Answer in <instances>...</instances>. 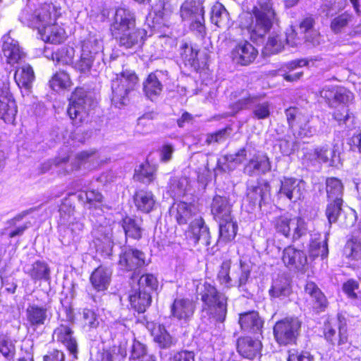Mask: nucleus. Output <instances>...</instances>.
Wrapping results in <instances>:
<instances>
[{"label":"nucleus","instance_id":"dca6fc26","mask_svg":"<svg viewBox=\"0 0 361 361\" xmlns=\"http://www.w3.org/2000/svg\"><path fill=\"white\" fill-rule=\"evenodd\" d=\"M147 264L145 254L143 252L127 247L121 248L118 262L120 269L132 271Z\"/></svg>","mask_w":361,"mask_h":361},{"label":"nucleus","instance_id":"6e6d98bb","mask_svg":"<svg viewBox=\"0 0 361 361\" xmlns=\"http://www.w3.org/2000/svg\"><path fill=\"white\" fill-rule=\"evenodd\" d=\"M154 169L148 163L142 164L135 170L134 179L143 183H149L154 179Z\"/></svg>","mask_w":361,"mask_h":361},{"label":"nucleus","instance_id":"6e6552de","mask_svg":"<svg viewBox=\"0 0 361 361\" xmlns=\"http://www.w3.org/2000/svg\"><path fill=\"white\" fill-rule=\"evenodd\" d=\"M97 158L94 151H83L75 156L74 160L71 164L68 163L69 157H56L54 159L49 160L42 165V173H46L54 167L59 169V173L68 174L75 170L79 169L82 165L94 161Z\"/></svg>","mask_w":361,"mask_h":361},{"label":"nucleus","instance_id":"052dcab7","mask_svg":"<svg viewBox=\"0 0 361 361\" xmlns=\"http://www.w3.org/2000/svg\"><path fill=\"white\" fill-rule=\"evenodd\" d=\"M70 84V77L64 71L57 72L49 80L50 87L54 91L66 88Z\"/></svg>","mask_w":361,"mask_h":361},{"label":"nucleus","instance_id":"473e14b6","mask_svg":"<svg viewBox=\"0 0 361 361\" xmlns=\"http://www.w3.org/2000/svg\"><path fill=\"white\" fill-rule=\"evenodd\" d=\"M262 343L259 339H253L249 336L241 337L237 341V350L243 357L252 360L260 353Z\"/></svg>","mask_w":361,"mask_h":361},{"label":"nucleus","instance_id":"e433bc0d","mask_svg":"<svg viewBox=\"0 0 361 361\" xmlns=\"http://www.w3.org/2000/svg\"><path fill=\"white\" fill-rule=\"evenodd\" d=\"M129 300L133 309L139 313H142L151 305L152 296L147 290L135 286L129 295Z\"/></svg>","mask_w":361,"mask_h":361},{"label":"nucleus","instance_id":"72a5a7b5","mask_svg":"<svg viewBox=\"0 0 361 361\" xmlns=\"http://www.w3.org/2000/svg\"><path fill=\"white\" fill-rule=\"evenodd\" d=\"M26 320L34 329L45 324L48 319V309L45 306L29 304L25 311Z\"/></svg>","mask_w":361,"mask_h":361},{"label":"nucleus","instance_id":"69168bd1","mask_svg":"<svg viewBox=\"0 0 361 361\" xmlns=\"http://www.w3.org/2000/svg\"><path fill=\"white\" fill-rule=\"evenodd\" d=\"M334 116L338 121L339 125L343 123L349 128L353 126L354 117L349 114V111L345 106H342L341 110H337Z\"/></svg>","mask_w":361,"mask_h":361},{"label":"nucleus","instance_id":"c03bdc74","mask_svg":"<svg viewBox=\"0 0 361 361\" xmlns=\"http://www.w3.org/2000/svg\"><path fill=\"white\" fill-rule=\"evenodd\" d=\"M269 293L271 298L283 300L288 298L291 293L289 281L282 277L274 279L269 290Z\"/></svg>","mask_w":361,"mask_h":361},{"label":"nucleus","instance_id":"79ce46f5","mask_svg":"<svg viewBox=\"0 0 361 361\" xmlns=\"http://www.w3.org/2000/svg\"><path fill=\"white\" fill-rule=\"evenodd\" d=\"M39 34L43 41L51 44H60L66 38L64 30L56 23L45 28L39 27Z\"/></svg>","mask_w":361,"mask_h":361},{"label":"nucleus","instance_id":"0eeeda50","mask_svg":"<svg viewBox=\"0 0 361 361\" xmlns=\"http://www.w3.org/2000/svg\"><path fill=\"white\" fill-rule=\"evenodd\" d=\"M326 192L328 204L326 209V216L331 225L336 222L342 210L343 185L341 180L331 177L326 180Z\"/></svg>","mask_w":361,"mask_h":361},{"label":"nucleus","instance_id":"58836bf2","mask_svg":"<svg viewBox=\"0 0 361 361\" xmlns=\"http://www.w3.org/2000/svg\"><path fill=\"white\" fill-rule=\"evenodd\" d=\"M23 271L27 274L34 281H49L50 277V269L48 264L42 261H36L32 264L25 265Z\"/></svg>","mask_w":361,"mask_h":361},{"label":"nucleus","instance_id":"13d9d810","mask_svg":"<svg viewBox=\"0 0 361 361\" xmlns=\"http://www.w3.org/2000/svg\"><path fill=\"white\" fill-rule=\"evenodd\" d=\"M75 50L71 47H62L53 53L52 58L59 63L67 65L73 63Z\"/></svg>","mask_w":361,"mask_h":361},{"label":"nucleus","instance_id":"f03ea898","mask_svg":"<svg viewBox=\"0 0 361 361\" xmlns=\"http://www.w3.org/2000/svg\"><path fill=\"white\" fill-rule=\"evenodd\" d=\"M197 290L203 302L202 312L216 322H224L227 314V297L208 282L199 285Z\"/></svg>","mask_w":361,"mask_h":361},{"label":"nucleus","instance_id":"774afa93","mask_svg":"<svg viewBox=\"0 0 361 361\" xmlns=\"http://www.w3.org/2000/svg\"><path fill=\"white\" fill-rule=\"evenodd\" d=\"M287 361H314V357L309 352L292 349L288 350Z\"/></svg>","mask_w":361,"mask_h":361},{"label":"nucleus","instance_id":"bb28decb","mask_svg":"<svg viewBox=\"0 0 361 361\" xmlns=\"http://www.w3.org/2000/svg\"><path fill=\"white\" fill-rule=\"evenodd\" d=\"M92 234L97 241L104 244L110 251L111 250L113 247V227L109 221L101 216L99 224L94 226Z\"/></svg>","mask_w":361,"mask_h":361},{"label":"nucleus","instance_id":"a18cd8bd","mask_svg":"<svg viewBox=\"0 0 361 361\" xmlns=\"http://www.w3.org/2000/svg\"><path fill=\"white\" fill-rule=\"evenodd\" d=\"M327 239L322 238L320 234H314L311 238L310 244V255L312 258L321 257L322 259L327 257L329 253Z\"/></svg>","mask_w":361,"mask_h":361},{"label":"nucleus","instance_id":"4d7b16f0","mask_svg":"<svg viewBox=\"0 0 361 361\" xmlns=\"http://www.w3.org/2000/svg\"><path fill=\"white\" fill-rule=\"evenodd\" d=\"M188 180L186 178H173L170 180L169 191L173 197L184 196L188 190Z\"/></svg>","mask_w":361,"mask_h":361},{"label":"nucleus","instance_id":"09e8293b","mask_svg":"<svg viewBox=\"0 0 361 361\" xmlns=\"http://www.w3.org/2000/svg\"><path fill=\"white\" fill-rule=\"evenodd\" d=\"M211 21L219 27L228 25L229 13L221 4L216 3L212 8Z\"/></svg>","mask_w":361,"mask_h":361},{"label":"nucleus","instance_id":"6ab92c4d","mask_svg":"<svg viewBox=\"0 0 361 361\" xmlns=\"http://www.w3.org/2000/svg\"><path fill=\"white\" fill-rule=\"evenodd\" d=\"M180 56L186 66H190L196 71L204 68L208 60L207 52L199 51L192 44L186 43L181 47Z\"/></svg>","mask_w":361,"mask_h":361},{"label":"nucleus","instance_id":"680f3d73","mask_svg":"<svg viewBox=\"0 0 361 361\" xmlns=\"http://www.w3.org/2000/svg\"><path fill=\"white\" fill-rule=\"evenodd\" d=\"M352 15L346 12L343 13L332 19L330 27L334 33H340L348 25L349 23L352 21Z\"/></svg>","mask_w":361,"mask_h":361},{"label":"nucleus","instance_id":"c9c22d12","mask_svg":"<svg viewBox=\"0 0 361 361\" xmlns=\"http://www.w3.org/2000/svg\"><path fill=\"white\" fill-rule=\"evenodd\" d=\"M14 78L23 94H28L35 80L32 68L29 64L23 65L16 71Z\"/></svg>","mask_w":361,"mask_h":361},{"label":"nucleus","instance_id":"7ed1b4c3","mask_svg":"<svg viewBox=\"0 0 361 361\" xmlns=\"http://www.w3.org/2000/svg\"><path fill=\"white\" fill-rule=\"evenodd\" d=\"M232 114L242 110L251 109L252 115L258 120L266 119L271 114V104L261 94H251L243 91L240 98L230 105Z\"/></svg>","mask_w":361,"mask_h":361},{"label":"nucleus","instance_id":"4468645a","mask_svg":"<svg viewBox=\"0 0 361 361\" xmlns=\"http://www.w3.org/2000/svg\"><path fill=\"white\" fill-rule=\"evenodd\" d=\"M17 112L16 101L10 92L9 83L0 81V118L6 123L13 124Z\"/></svg>","mask_w":361,"mask_h":361},{"label":"nucleus","instance_id":"cd10ccee","mask_svg":"<svg viewBox=\"0 0 361 361\" xmlns=\"http://www.w3.org/2000/svg\"><path fill=\"white\" fill-rule=\"evenodd\" d=\"M195 305L188 298H176L171 305V317L178 320L186 321L195 312Z\"/></svg>","mask_w":361,"mask_h":361},{"label":"nucleus","instance_id":"0e129e2a","mask_svg":"<svg viewBox=\"0 0 361 361\" xmlns=\"http://www.w3.org/2000/svg\"><path fill=\"white\" fill-rule=\"evenodd\" d=\"M136 286L141 288L142 290L151 293L156 290L158 287V281L157 278L151 274H143L138 280Z\"/></svg>","mask_w":361,"mask_h":361},{"label":"nucleus","instance_id":"338daca9","mask_svg":"<svg viewBox=\"0 0 361 361\" xmlns=\"http://www.w3.org/2000/svg\"><path fill=\"white\" fill-rule=\"evenodd\" d=\"M231 132L230 128H226L216 131L214 133L208 134L206 138V142L208 145L212 143H221L226 140Z\"/></svg>","mask_w":361,"mask_h":361},{"label":"nucleus","instance_id":"8fccbe9b","mask_svg":"<svg viewBox=\"0 0 361 361\" xmlns=\"http://www.w3.org/2000/svg\"><path fill=\"white\" fill-rule=\"evenodd\" d=\"M219 238L226 243L233 240L237 233L238 225L233 221V217L228 221H219Z\"/></svg>","mask_w":361,"mask_h":361},{"label":"nucleus","instance_id":"423d86ee","mask_svg":"<svg viewBox=\"0 0 361 361\" xmlns=\"http://www.w3.org/2000/svg\"><path fill=\"white\" fill-rule=\"evenodd\" d=\"M231 260H225L221 263L217 274L219 282L226 288L236 286L243 288L250 276V270L240 262L233 267L231 275Z\"/></svg>","mask_w":361,"mask_h":361},{"label":"nucleus","instance_id":"ddd939ff","mask_svg":"<svg viewBox=\"0 0 361 361\" xmlns=\"http://www.w3.org/2000/svg\"><path fill=\"white\" fill-rule=\"evenodd\" d=\"M333 326L331 323L326 325L324 336L331 345H337L341 349L345 347L348 342L347 334V321L341 313L337 314L336 324Z\"/></svg>","mask_w":361,"mask_h":361},{"label":"nucleus","instance_id":"603ef678","mask_svg":"<svg viewBox=\"0 0 361 361\" xmlns=\"http://www.w3.org/2000/svg\"><path fill=\"white\" fill-rule=\"evenodd\" d=\"M195 208L192 204L184 202L177 204L176 219L178 224H186L195 214Z\"/></svg>","mask_w":361,"mask_h":361},{"label":"nucleus","instance_id":"49530a36","mask_svg":"<svg viewBox=\"0 0 361 361\" xmlns=\"http://www.w3.org/2000/svg\"><path fill=\"white\" fill-rule=\"evenodd\" d=\"M135 204L138 210L149 213L155 205L154 195L149 191H139L135 195Z\"/></svg>","mask_w":361,"mask_h":361},{"label":"nucleus","instance_id":"c85d7f7f","mask_svg":"<svg viewBox=\"0 0 361 361\" xmlns=\"http://www.w3.org/2000/svg\"><path fill=\"white\" fill-rule=\"evenodd\" d=\"M270 188V185L267 182L250 185L247 189V199L252 206L258 204L261 207L262 204L267 203L269 199Z\"/></svg>","mask_w":361,"mask_h":361},{"label":"nucleus","instance_id":"f3484780","mask_svg":"<svg viewBox=\"0 0 361 361\" xmlns=\"http://www.w3.org/2000/svg\"><path fill=\"white\" fill-rule=\"evenodd\" d=\"M185 237L189 243L193 245L199 242L205 246L211 244L209 228L202 217L195 219L190 222L188 229L185 231Z\"/></svg>","mask_w":361,"mask_h":361},{"label":"nucleus","instance_id":"9b49d317","mask_svg":"<svg viewBox=\"0 0 361 361\" xmlns=\"http://www.w3.org/2000/svg\"><path fill=\"white\" fill-rule=\"evenodd\" d=\"M274 224L276 231L285 237H289L292 230V240L293 241L300 239L306 235L308 232L307 223L301 217L291 218L288 215H282L276 217Z\"/></svg>","mask_w":361,"mask_h":361},{"label":"nucleus","instance_id":"aec40b11","mask_svg":"<svg viewBox=\"0 0 361 361\" xmlns=\"http://www.w3.org/2000/svg\"><path fill=\"white\" fill-rule=\"evenodd\" d=\"M305 183L302 180L293 178H284L281 181L279 195H283L293 202L302 197Z\"/></svg>","mask_w":361,"mask_h":361},{"label":"nucleus","instance_id":"3c124183","mask_svg":"<svg viewBox=\"0 0 361 361\" xmlns=\"http://www.w3.org/2000/svg\"><path fill=\"white\" fill-rule=\"evenodd\" d=\"M152 335L154 341L162 348H170L174 344L173 338L164 326L159 324L155 326L152 331Z\"/></svg>","mask_w":361,"mask_h":361},{"label":"nucleus","instance_id":"f8f14e48","mask_svg":"<svg viewBox=\"0 0 361 361\" xmlns=\"http://www.w3.org/2000/svg\"><path fill=\"white\" fill-rule=\"evenodd\" d=\"M301 322L297 317H288L276 323L274 334L280 345L295 343L300 334Z\"/></svg>","mask_w":361,"mask_h":361},{"label":"nucleus","instance_id":"9d476101","mask_svg":"<svg viewBox=\"0 0 361 361\" xmlns=\"http://www.w3.org/2000/svg\"><path fill=\"white\" fill-rule=\"evenodd\" d=\"M183 20L190 23V29L200 35L205 34L204 7L200 0H185L180 10Z\"/></svg>","mask_w":361,"mask_h":361},{"label":"nucleus","instance_id":"39448f33","mask_svg":"<svg viewBox=\"0 0 361 361\" xmlns=\"http://www.w3.org/2000/svg\"><path fill=\"white\" fill-rule=\"evenodd\" d=\"M138 82L136 74L130 71H125L111 80V102L117 108H121L129 102V94Z\"/></svg>","mask_w":361,"mask_h":361},{"label":"nucleus","instance_id":"2eb2a0df","mask_svg":"<svg viewBox=\"0 0 361 361\" xmlns=\"http://www.w3.org/2000/svg\"><path fill=\"white\" fill-rule=\"evenodd\" d=\"M169 80V75L167 71L156 70L149 73L142 83L145 95L152 101L156 99L161 95L164 85Z\"/></svg>","mask_w":361,"mask_h":361},{"label":"nucleus","instance_id":"2f4dec72","mask_svg":"<svg viewBox=\"0 0 361 361\" xmlns=\"http://www.w3.org/2000/svg\"><path fill=\"white\" fill-rule=\"evenodd\" d=\"M271 166L267 155H255L244 167V173L250 176L265 174L271 171Z\"/></svg>","mask_w":361,"mask_h":361},{"label":"nucleus","instance_id":"864d4df0","mask_svg":"<svg viewBox=\"0 0 361 361\" xmlns=\"http://www.w3.org/2000/svg\"><path fill=\"white\" fill-rule=\"evenodd\" d=\"M122 228L126 237L140 239L142 236V229L140 221L126 216L123 219Z\"/></svg>","mask_w":361,"mask_h":361},{"label":"nucleus","instance_id":"f704fd0d","mask_svg":"<svg viewBox=\"0 0 361 361\" xmlns=\"http://www.w3.org/2000/svg\"><path fill=\"white\" fill-rule=\"evenodd\" d=\"M127 351L125 346L114 345L107 349L91 351V356L95 361H124Z\"/></svg>","mask_w":361,"mask_h":361},{"label":"nucleus","instance_id":"5701e85b","mask_svg":"<svg viewBox=\"0 0 361 361\" xmlns=\"http://www.w3.org/2000/svg\"><path fill=\"white\" fill-rule=\"evenodd\" d=\"M257 54V50L247 41L238 43L231 51L233 61L242 66L252 63Z\"/></svg>","mask_w":361,"mask_h":361},{"label":"nucleus","instance_id":"1a4fd4ad","mask_svg":"<svg viewBox=\"0 0 361 361\" xmlns=\"http://www.w3.org/2000/svg\"><path fill=\"white\" fill-rule=\"evenodd\" d=\"M288 126L297 138L311 137L317 133V128L312 125L310 116L296 107L285 111Z\"/></svg>","mask_w":361,"mask_h":361},{"label":"nucleus","instance_id":"a211bd4d","mask_svg":"<svg viewBox=\"0 0 361 361\" xmlns=\"http://www.w3.org/2000/svg\"><path fill=\"white\" fill-rule=\"evenodd\" d=\"M61 8L53 4H44L35 11L34 27L39 30V27H49L56 23L60 16Z\"/></svg>","mask_w":361,"mask_h":361},{"label":"nucleus","instance_id":"ea45409f","mask_svg":"<svg viewBox=\"0 0 361 361\" xmlns=\"http://www.w3.org/2000/svg\"><path fill=\"white\" fill-rule=\"evenodd\" d=\"M318 154V160L322 164H328L329 166L338 167L340 164L339 152L334 146L330 148L328 145L319 146L314 148Z\"/></svg>","mask_w":361,"mask_h":361},{"label":"nucleus","instance_id":"de8ad7c7","mask_svg":"<svg viewBox=\"0 0 361 361\" xmlns=\"http://www.w3.org/2000/svg\"><path fill=\"white\" fill-rule=\"evenodd\" d=\"M102 42L95 36H89L82 41L81 51L102 60Z\"/></svg>","mask_w":361,"mask_h":361},{"label":"nucleus","instance_id":"20e7f679","mask_svg":"<svg viewBox=\"0 0 361 361\" xmlns=\"http://www.w3.org/2000/svg\"><path fill=\"white\" fill-rule=\"evenodd\" d=\"M96 102L90 92L83 88H76L69 99L67 114L73 125L81 124L87 118Z\"/></svg>","mask_w":361,"mask_h":361},{"label":"nucleus","instance_id":"e2e57ef3","mask_svg":"<svg viewBox=\"0 0 361 361\" xmlns=\"http://www.w3.org/2000/svg\"><path fill=\"white\" fill-rule=\"evenodd\" d=\"M0 353L8 360L13 359L15 355V345L11 338L7 335L0 336Z\"/></svg>","mask_w":361,"mask_h":361},{"label":"nucleus","instance_id":"37998d69","mask_svg":"<svg viewBox=\"0 0 361 361\" xmlns=\"http://www.w3.org/2000/svg\"><path fill=\"white\" fill-rule=\"evenodd\" d=\"M305 291L312 298L313 307L317 312L324 311L327 306V300L318 286L314 282L309 281L305 285Z\"/></svg>","mask_w":361,"mask_h":361},{"label":"nucleus","instance_id":"a19ab883","mask_svg":"<svg viewBox=\"0 0 361 361\" xmlns=\"http://www.w3.org/2000/svg\"><path fill=\"white\" fill-rule=\"evenodd\" d=\"M273 28L274 30L270 33L264 48L265 54H274L281 51L286 44L285 36L279 27L276 29L274 26Z\"/></svg>","mask_w":361,"mask_h":361},{"label":"nucleus","instance_id":"bf43d9fd","mask_svg":"<svg viewBox=\"0 0 361 361\" xmlns=\"http://www.w3.org/2000/svg\"><path fill=\"white\" fill-rule=\"evenodd\" d=\"M343 255L350 260H358L361 258V243L355 239L348 240L344 248Z\"/></svg>","mask_w":361,"mask_h":361},{"label":"nucleus","instance_id":"a878e982","mask_svg":"<svg viewBox=\"0 0 361 361\" xmlns=\"http://www.w3.org/2000/svg\"><path fill=\"white\" fill-rule=\"evenodd\" d=\"M147 32L145 29L133 27V28L124 30L119 33L112 36L118 42L119 45L127 49L141 42L146 36Z\"/></svg>","mask_w":361,"mask_h":361},{"label":"nucleus","instance_id":"f257e3e1","mask_svg":"<svg viewBox=\"0 0 361 361\" xmlns=\"http://www.w3.org/2000/svg\"><path fill=\"white\" fill-rule=\"evenodd\" d=\"M252 18L247 26L252 41L262 39L274 26L278 27L279 18L273 0H257L252 8Z\"/></svg>","mask_w":361,"mask_h":361},{"label":"nucleus","instance_id":"c756f323","mask_svg":"<svg viewBox=\"0 0 361 361\" xmlns=\"http://www.w3.org/2000/svg\"><path fill=\"white\" fill-rule=\"evenodd\" d=\"M73 334V331L69 326L61 324L54 331L53 337L56 338L58 342L63 344L70 354L76 359L78 352V343Z\"/></svg>","mask_w":361,"mask_h":361},{"label":"nucleus","instance_id":"4be33fe9","mask_svg":"<svg viewBox=\"0 0 361 361\" xmlns=\"http://www.w3.org/2000/svg\"><path fill=\"white\" fill-rule=\"evenodd\" d=\"M135 26V17L130 9L120 7L116 10L114 21L111 25L112 35Z\"/></svg>","mask_w":361,"mask_h":361},{"label":"nucleus","instance_id":"b1692460","mask_svg":"<svg viewBox=\"0 0 361 361\" xmlns=\"http://www.w3.org/2000/svg\"><path fill=\"white\" fill-rule=\"evenodd\" d=\"M112 276L111 268L99 266L90 275V281L93 289L98 293L104 294L108 289Z\"/></svg>","mask_w":361,"mask_h":361},{"label":"nucleus","instance_id":"4c0bfd02","mask_svg":"<svg viewBox=\"0 0 361 361\" xmlns=\"http://www.w3.org/2000/svg\"><path fill=\"white\" fill-rule=\"evenodd\" d=\"M282 260L286 267L300 269L307 264V256L303 251L288 246L283 250Z\"/></svg>","mask_w":361,"mask_h":361},{"label":"nucleus","instance_id":"412c9836","mask_svg":"<svg viewBox=\"0 0 361 361\" xmlns=\"http://www.w3.org/2000/svg\"><path fill=\"white\" fill-rule=\"evenodd\" d=\"M211 214L214 219L217 221H228L233 218L232 204L226 196L216 195L212 201Z\"/></svg>","mask_w":361,"mask_h":361},{"label":"nucleus","instance_id":"393cba45","mask_svg":"<svg viewBox=\"0 0 361 361\" xmlns=\"http://www.w3.org/2000/svg\"><path fill=\"white\" fill-rule=\"evenodd\" d=\"M2 52L8 63L13 65L25 56V53L19 46L18 42L10 36V32L2 37Z\"/></svg>","mask_w":361,"mask_h":361},{"label":"nucleus","instance_id":"5fc2aeb1","mask_svg":"<svg viewBox=\"0 0 361 361\" xmlns=\"http://www.w3.org/2000/svg\"><path fill=\"white\" fill-rule=\"evenodd\" d=\"M100 60L81 51L80 59L74 63L73 68L81 73H87L90 72L94 63L96 61L97 63H99Z\"/></svg>","mask_w":361,"mask_h":361},{"label":"nucleus","instance_id":"7c9ffc66","mask_svg":"<svg viewBox=\"0 0 361 361\" xmlns=\"http://www.w3.org/2000/svg\"><path fill=\"white\" fill-rule=\"evenodd\" d=\"M239 324L245 332L250 334H262L263 321L257 312L250 311L240 314Z\"/></svg>","mask_w":361,"mask_h":361}]
</instances>
